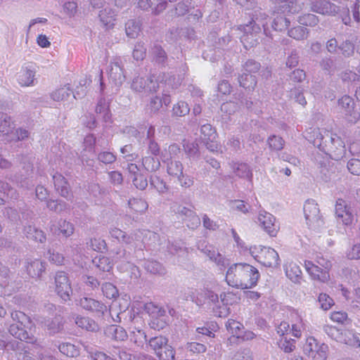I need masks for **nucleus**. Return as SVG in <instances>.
Masks as SVG:
<instances>
[{
    "instance_id": "1",
    "label": "nucleus",
    "mask_w": 360,
    "mask_h": 360,
    "mask_svg": "<svg viewBox=\"0 0 360 360\" xmlns=\"http://www.w3.org/2000/svg\"><path fill=\"white\" fill-rule=\"evenodd\" d=\"M259 273L246 263L233 264L227 269L225 280L227 284L238 289H249L256 285Z\"/></svg>"
},
{
    "instance_id": "2",
    "label": "nucleus",
    "mask_w": 360,
    "mask_h": 360,
    "mask_svg": "<svg viewBox=\"0 0 360 360\" xmlns=\"http://www.w3.org/2000/svg\"><path fill=\"white\" fill-rule=\"evenodd\" d=\"M11 318L13 323L9 327V333L20 340L35 342L34 337L30 333L32 326L30 319L20 311L12 312Z\"/></svg>"
},
{
    "instance_id": "3",
    "label": "nucleus",
    "mask_w": 360,
    "mask_h": 360,
    "mask_svg": "<svg viewBox=\"0 0 360 360\" xmlns=\"http://www.w3.org/2000/svg\"><path fill=\"white\" fill-rule=\"evenodd\" d=\"M266 18H263L261 15L255 20H252L248 24L240 25L238 29L243 33L240 36V40L246 49L254 46L257 44L258 34L261 32V26L264 27V32H266Z\"/></svg>"
},
{
    "instance_id": "4",
    "label": "nucleus",
    "mask_w": 360,
    "mask_h": 360,
    "mask_svg": "<svg viewBox=\"0 0 360 360\" xmlns=\"http://www.w3.org/2000/svg\"><path fill=\"white\" fill-rule=\"evenodd\" d=\"M249 253L265 266L276 268L279 266L278 252L273 248L262 245H254L249 248Z\"/></svg>"
},
{
    "instance_id": "5",
    "label": "nucleus",
    "mask_w": 360,
    "mask_h": 360,
    "mask_svg": "<svg viewBox=\"0 0 360 360\" xmlns=\"http://www.w3.org/2000/svg\"><path fill=\"white\" fill-rule=\"evenodd\" d=\"M303 210L307 224L311 229L319 231L324 227V221L315 200H307L304 205Z\"/></svg>"
},
{
    "instance_id": "6",
    "label": "nucleus",
    "mask_w": 360,
    "mask_h": 360,
    "mask_svg": "<svg viewBox=\"0 0 360 360\" xmlns=\"http://www.w3.org/2000/svg\"><path fill=\"white\" fill-rule=\"evenodd\" d=\"M167 342V338L160 335L150 338L148 344L160 360H174V350Z\"/></svg>"
},
{
    "instance_id": "7",
    "label": "nucleus",
    "mask_w": 360,
    "mask_h": 360,
    "mask_svg": "<svg viewBox=\"0 0 360 360\" xmlns=\"http://www.w3.org/2000/svg\"><path fill=\"white\" fill-rule=\"evenodd\" d=\"M304 351L313 360H326L328 346L319 343L313 337H308L304 346Z\"/></svg>"
},
{
    "instance_id": "8",
    "label": "nucleus",
    "mask_w": 360,
    "mask_h": 360,
    "mask_svg": "<svg viewBox=\"0 0 360 360\" xmlns=\"http://www.w3.org/2000/svg\"><path fill=\"white\" fill-rule=\"evenodd\" d=\"M335 214L338 221L345 226L352 225L355 219L354 209L341 198L336 200Z\"/></svg>"
},
{
    "instance_id": "9",
    "label": "nucleus",
    "mask_w": 360,
    "mask_h": 360,
    "mask_svg": "<svg viewBox=\"0 0 360 360\" xmlns=\"http://www.w3.org/2000/svg\"><path fill=\"white\" fill-rule=\"evenodd\" d=\"M144 310L150 316L149 324L151 328L158 330L165 328L166 326L165 310L151 302L144 304Z\"/></svg>"
},
{
    "instance_id": "10",
    "label": "nucleus",
    "mask_w": 360,
    "mask_h": 360,
    "mask_svg": "<svg viewBox=\"0 0 360 360\" xmlns=\"http://www.w3.org/2000/svg\"><path fill=\"white\" fill-rule=\"evenodd\" d=\"M56 292L65 301L69 300L72 292L69 279L65 272H57L55 276Z\"/></svg>"
},
{
    "instance_id": "11",
    "label": "nucleus",
    "mask_w": 360,
    "mask_h": 360,
    "mask_svg": "<svg viewBox=\"0 0 360 360\" xmlns=\"http://www.w3.org/2000/svg\"><path fill=\"white\" fill-rule=\"evenodd\" d=\"M131 88L136 92H155L159 88V85L152 77L145 79L137 76L133 79Z\"/></svg>"
},
{
    "instance_id": "12",
    "label": "nucleus",
    "mask_w": 360,
    "mask_h": 360,
    "mask_svg": "<svg viewBox=\"0 0 360 360\" xmlns=\"http://www.w3.org/2000/svg\"><path fill=\"white\" fill-rule=\"evenodd\" d=\"M257 221L266 233L271 236H276L278 226L276 224L275 217L271 214L265 211H260L257 217Z\"/></svg>"
},
{
    "instance_id": "13",
    "label": "nucleus",
    "mask_w": 360,
    "mask_h": 360,
    "mask_svg": "<svg viewBox=\"0 0 360 360\" xmlns=\"http://www.w3.org/2000/svg\"><path fill=\"white\" fill-rule=\"evenodd\" d=\"M108 75L110 80L115 85H121L125 80V75L124 73L122 62L120 58H115L111 61Z\"/></svg>"
},
{
    "instance_id": "14",
    "label": "nucleus",
    "mask_w": 360,
    "mask_h": 360,
    "mask_svg": "<svg viewBox=\"0 0 360 360\" xmlns=\"http://www.w3.org/2000/svg\"><path fill=\"white\" fill-rule=\"evenodd\" d=\"M36 70L33 65L27 64L22 66L17 74V81L22 86L34 85Z\"/></svg>"
},
{
    "instance_id": "15",
    "label": "nucleus",
    "mask_w": 360,
    "mask_h": 360,
    "mask_svg": "<svg viewBox=\"0 0 360 360\" xmlns=\"http://www.w3.org/2000/svg\"><path fill=\"white\" fill-rule=\"evenodd\" d=\"M306 271L308 272L311 278L317 280L321 283H326L330 279V274L327 270L314 264L310 261H306L304 263Z\"/></svg>"
},
{
    "instance_id": "16",
    "label": "nucleus",
    "mask_w": 360,
    "mask_h": 360,
    "mask_svg": "<svg viewBox=\"0 0 360 360\" xmlns=\"http://www.w3.org/2000/svg\"><path fill=\"white\" fill-rule=\"evenodd\" d=\"M51 98L54 101L61 102L64 105H67L77 97L70 87L68 85H65L53 91L51 94Z\"/></svg>"
},
{
    "instance_id": "17",
    "label": "nucleus",
    "mask_w": 360,
    "mask_h": 360,
    "mask_svg": "<svg viewBox=\"0 0 360 360\" xmlns=\"http://www.w3.org/2000/svg\"><path fill=\"white\" fill-rule=\"evenodd\" d=\"M339 105L344 110L346 115H349L348 120L351 122H356L359 117L360 114L354 110V101L353 99L349 96H343L338 101Z\"/></svg>"
},
{
    "instance_id": "18",
    "label": "nucleus",
    "mask_w": 360,
    "mask_h": 360,
    "mask_svg": "<svg viewBox=\"0 0 360 360\" xmlns=\"http://www.w3.org/2000/svg\"><path fill=\"white\" fill-rule=\"evenodd\" d=\"M79 305L84 309L103 314L107 311V306L101 302L91 297H84L79 301Z\"/></svg>"
},
{
    "instance_id": "19",
    "label": "nucleus",
    "mask_w": 360,
    "mask_h": 360,
    "mask_svg": "<svg viewBox=\"0 0 360 360\" xmlns=\"http://www.w3.org/2000/svg\"><path fill=\"white\" fill-rule=\"evenodd\" d=\"M311 8L314 12L323 15H333L338 11V6L327 1H312Z\"/></svg>"
},
{
    "instance_id": "20",
    "label": "nucleus",
    "mask_w": 360,
    "mask_h": 360,
    "mask_svg": "<svg viewBox=\"0 0 360 360\" xmlns=\"http://www.w3.org/2000/svg\"><path fill=\"white\" fill-rule=\"evenodd\" d=\"M286 276L295 283H300L302 273L300 266L292 261H288L284 265Z\"/></svg>"
},
{
    "instance_id": "21",
    "label": "nucleus",
    "mask_w": 360,
    "mask_h": 360,
    "mask_svg": "<svg viewBox=\"0 0 360 360\" xmlns=\"http://www.w3.org/2000/svg\"><path fill=\"white\" fill-rule=\"evenodd\" d=\"M291 328L290 333L295 338H300L302 331L305 329L302 315L298 311L290 314Z\"/></svg>"
},
{
    "instance_id": "22",
    "label": "nucleus",
    "mask_w": 360,
    "mask_h": 360,
    "mask_svg": "<svg viewBox=\"0 0 360 360\" xmlns=\"http://www.w3.org/2000/svg\"><path fill=\"white\" fill-rule=\"evenodd\" d=\"M15 123L11 117L6 113L0 112V136H6L7 139L13 134Z\"/></svg>"
},
{
    "instance_id": "23",
    "label": "nucleus",
    "mask_w": 360,
    "mask_h": 360,
    "mask_svg": "<svg viewBox=\"0 0 360 360\" xmlns=\"http://www.w3.org/2000/svg\"><path fill=\"white\" fill-rule=\"evenodd\" d=\"M99 20L102 25L106 29H112L116 23V13L110 8H105L99 12Z\"/></svg>"
},
{
    "instance_id": "24",
    "label": "nucleus",
    "mask_w": 360,
    "mask_h": 360,
    "mask_svg": "<svg viewBox=\"0 0 360 360\" xmlns=\"http://www.w3.org/2000/svg\"><path fill=\"white\" fill-rule=\"evenodd\" d=\"M233 174L240 179H244L252 182V172L249 165L243 162H234L232 164Z\"/></svg>"
},
{
    "instance_id": "25",
    "label": "nucleus",
    "mask_w": 360,
    "mask_h": 360,
    "mask_svg": "<svg viewBox=\"0 0 360 360\" xmlns=\"http://www.w3.org/2000/svg\"><path fill=\"white\" fill-rule=\"evenodd\" d=\"M55 188L60 195L68 198L70 197V188L65 177L60 174L56 173L53 175Z\"/></svg>"
},
{
    "instance_id": "26",
    "label": "nucleus",
    "mask_w": 360,
    "mask_h": 360,
    "mask_svg": "<svg viewBox=\"0 0 360 360\" xmlns=\"http://www.w3.org/2000/svg\"><path fill=\"white\" fill-rule=\"evenodd\" d=\"M51 230L55 233L59 232L64 236L69 237L74 233V226L70 222L60 219L52 224Z\"/></svg>"
},
{
    "instance_id": "27",
    "label": "nucleus",
    "mask_w": 360,
    "mask_h": 360,
    "mask_svg": "<svg viewBox=\"0 0 360 360\" xmlns=\"http://www.w3.org/2000/svg\"><path fill=\"white\" fill-rule=\"evenodd\" d=\"M26 269L31 277L39 278L45 271V265L41 260L34 259L27 262Z\"/></svg>"
},
{
    "instance_id": "28",
    "label": "nucleus",
    "mask_w": 360,
    "mask_h": 360,
    "mask_svg": "<svg viewBox=\"0 0 360 360\" xmlns=\"http://www.w3.org/2000/svg\"><path fill=\"white\" fill-rule=\"evenodd\" d=\"M275 4L278 11L283 13H294L300 8L295 0H275Z\"/></svg>"
},
{
    "instance_id": "29",
    "label": "nucleus",
    "mask_w": 360,
    "mask_h": 360,
    "mask_svg": "<svg viewBox=\"0 0 360 360\" xmlns=\"http://www.w3.org/2000/svg\"><path fill=\"white\" fill-rule=\"evenodd\" d=\"M180 212L185 216V220L187 221V226L190 229H195L200 224V219L195 213L186 207H183Z\"/></svg>"
},
{
    "instance_id": "30",
    "label": "nucleus",
    "mask_w": 360,
    "mask_h": 360,
    "mask_svg": "<svg viewBox=\"0 0 360 360\" xmlns=\"http://www.w3.org/2000/svg\"><path fill=\"white\" fill-rule=\"evenodd\" d=\"M343 338L345 341H341L342 343L349 345L354 347H360V339L358 334L352 330H345Z\"/></svg>"
},
{
    "instance_id": "31",
    "label": "nucleus",
    "mask_w": 360,
    "mask_h": 360,
    "mask_svg": "<svg viewBox=\"0 0 360 360\" xmlns=\"http://www.w3.org/2000/svg\"><path fill=\"white\" fill-rule=\"evenodd\" d=\"M166 162L167 171L170 176L177 177L183 173L184 166L180 161L173 160Z\"/></svg>"
},
{
    "instance_id": "32",
    "label": "nucleus",
    "mask_w": 360,
    "mask_h": 360,
    "mask_svg": "<svg viewBox=\"0 0 360 360\" xmlns=\"http://www.w3.org/2000/svg\"><path fill=\"white\" fill-rule=\"evenodd\" d=\"M96 139L95 137L91 135H87L83 142V149L81 151L82 157L93 155L94 153V145Z\"/></svg>"
},
{
    "instance_id": "33",
    "label": "nucleus",
    "mask_w": 360,
    "mask_h": 360,
    "mask_svg": "<svg viewBox=\"0 0 360 360\" xmlns=\"http://www.w3.org/2000/svg\"><path fill=\"white\" fill-rule=\"evenodd\" d=\"M93 263L103 271H110L113 266V262L105 256L96 257L93 259Z\"/></svg>"
},
{
    "instance_id": "34",
    "label": "nucleus",
    "mask_w": 360,
    "mask_h": 360,
    "mask_svg": "<svg viewBox=\"0 0 360 360\" xmlns=\"http://www.w3.org/2000/svg\"><path fill=\"white\" fill-rule=\"evenodd\" d=\"M76 324L86 330L95 331L98 329V326L95 321L88 317H77L75 320Z\"/></svg>"
},
{
    "instance_id": "35",
    "label": "nucleus",
    "mask_w": 360,
    "mask_h": 360,
    "mask_svg": "<svg viewBox=\"0 0 360 360\" xmlns=\"http://www.w3.org/2000/svg\"><path fill=\"white\" fill-rule=\"evenodd\" d=\"M58 349L61 353L70 357L77 356L79 354L77 347L69 342L60 344Z\"/></svg>"
},
{
    "instance_id": "36",
    "label": "nucleus",
    "mask_w": 360,
    "mask_h": 360,
    "mask_svg": "<svg viewBox=\"0 0 360 360\" xmlns=\"http://www.w3.org/2000/svg\"><path fill=\"white\" fill-rule=\"evenodd\" d=\"M239 83L243 87L252 89L255 86L257 81L254 75L244 72L239 77Z\"/></svg>"
},
{
    "instance_id": "37",
    "label": "nucleus",
    "mask_w": 360,
    "mask_h": 360,
    "mask_svg": "<svg viewBox=\"0 0 360 360\" xmlns=\"http://www.w3.org/2000/svg\"><path fill=\"white\" fill-rule=\"evenodd\" d=\"M144 266L148 272L153 274L162 275L165 273V269L162 265L156 261L148 260L145 262Z\"/></svg>"
},
{
    "instance_id": "38",
    "label": "nucleus",
    "mask_w": 360,
    "mask_h": 360,
    "mask_svg": "<svg viewBox=\"0 0 360 360\" xmlns=\"http://www.w3.org/2000/svg\"><path fill=\"white\" fill-rule=\"evenodd\" d=\"M226 328L228 331L236 338H238V336L241 335V332L243 330V326L238 321H236L233 319H230L227 321L226 324Z\"/></svg>"
},
{
    "instance_id": "39",
    "label": "nucleus",
    "mask_w": 360,
    "mask_h": 360,
    "mask_svg": "<svg viewBox=\"0 0 360 360\" xmlns=\"http://www.w3.org/2000/svg\"><path fill=\"white\" fill-rule=\"evenodd\" d=\"M317 301L320 308L324 311L329 310L335 304L333 299L324 292L319 295Z\"/></svg>"
},
{
    "instance_id": "40",
    "label": "nucleus",
    "mask_w": 360,
    "mask_h": 360,
    "mask_svg": "<svg viewBox=\"0 0 360 360\" xmlns=\"http://www.w3.org/2000/svg\"><path fill=\"white\" fill-rule=\"evenodd\" d=\"M181 153V149L176 144H172L168 147L162 155V158L164 162L173 160Z\"/></svg>"
},
{
    "instance_id": "41",
    "label": "nucleus",
    "mask_w": 360,
    "mask_h": 360,
    "mask_svg": "<svg viewBox=\"0 0 360 360\" xmlns=\"http://www.w3.org/2000/svg\"><path fill=\"white\" fill-rule=\"evenodd\" d=\"M126 34L131 38L136 37L140 32V25L139 22L130 20L126 23Z\"/></svg>"
},
{
    "instance_id": "42",
    "label": "nucleus",
    "mask_w": 360,
    "mask_h": 360,
    "mask_svg": "<svg viewBox=\"0 0 360 360\" xmlns=\"http://www.w3.org/2000/svg\"><path fill=\"white\" fill-rule=\"evenodd\" d=\"M288 35L297 40H303L308 36V31L306 27L297 26L288 31Z\"/></svg>"
},
{
    "instance_id": "43",
    "label": "nucleus",
    "mask_w": 360,
    "mask_h": 360,
    "mask_svg": "<svg viewBox=\"0 0 360 360\" xmlns=\"http://www.w3.org/2000/svg\"><path fill=\"white\" fill-rule=\"evenodd\" d=\"M325 332L330 336L332 339L336 340L337 342H341V341H345V340L343 338L344 330H341L337 328L335 326H327L324 328Z\"/></svg>"
},
{
    "instance_id": "44",
    "label": "nucleus",
    "mask_w": 360,
    "mask_h": 360,
    "mask_svg": "<svg viewBox=\"0 0 360 360\" xmlns=\"http://www.w3.org/2000/svg\"><path fill=\"white\" fill-rule=\"evenodd\" d=\"M290 25V21L282 15H276L274 18L272 27L275 30L282 31L286 29Z\"/></svg>"
},
{
    "instance_id": "45",
    "label": "nucleus",
    "mask_w": 360,
    "mask_h": 360,
    "mask_svg": "<svg viewBox=\"0 0 360 360\" xmlns=\"http://www.w3.org/2000/svg\"><path fill=\"white\" fill-rule=\"evenodd\" d=\"M129 205L136 212H143L148 208L147 202L141 198H133L129 200Z\"/></svg>"
},
{
    "instance_id": "46",
    "label": "nucleus",
    "mask_w": 360,
    "mask_h": 360,
    "mask_svg": "<svg viewBox=\"0 0 360 360\" xmlns=\"http://www.w3.org/2000/svg\"><path fill=\"white\" fill-rule=\"evenodd\" d=\"M201 136L203 141L207 140L216 139L217 133L215 129L209 124H205L201 127Z\"/></svg>"
},
{
    "instance_id": "47",
    "label": "nucleus",
    "mask_w": 360,
    "mask_h": 360,
    "mask_svg": "<svg viewBox=\"0 0 360 360\" xmlns=\"http://www.w3.org/2000/svg\"><path fill=\"white\" fill-rule=\"evenodd\" d=\"M103 295L108 299H113L118 296V290L111 283H105L101 287Z\"/></svg>"
},
{
    "instance_id": "48",
    "label": "nucleus",
    "mask_w": 360,
    "mask_h": 360,
    "mask_svg": "<svg viewBox=\"0 0 360 360\" xmlns=\"http://www.w3.org/2000/svg\"><path fill=\"white\" fill-rule=\"evenodd\" d=\"M190 111V108L184 101H179L172 108V113L175 116L182 117L187 115Z\"/></svg>"
},
{
    "instance_id": "49",
    "label": "nucleus",
    "mask_w": 360,
    "mask_h": 360,
    "mask_svg": "<svg viewBox=\"0 0 360 360\" xmlns=\"http://www.w3.org/2000/svg\"><path fill=\"white\" fill-rule=\"evenodd\" d=\"M150 183L151 185L160 193H164L168 190L166 183L157 175L151 176Z\"/></svg>"
},
{
    "instance_id": "50",
    "label": "nucleus",
    "mask_w": 360,
    "mask_h": 360,
    "mask_svg": "<svg viewBox=\"0 0 360 360\" xmlns=\"http://www.w3.org/2000/svg\"><path fill=\"white\" fill-rule=\"evenodd\" d=\"M204 252L211 260H213L217 264H224V257L214 248L210 246L206 247Z\"/></svg>"
},
{
    "instance_id": "51",
    "label": "nucleus",
    "mask_w": 360,
    "mask_h": 360,
    "mask_svg": "<svg viewBox=\"0 0 360 360\" xmlns=\"http://www.w3.org/2000/svg\"><path fill=\"white\" fill-rule=\"evenodd\" d=\"M143 165L148 171L153 172L159 169L160 163L157 158L149 156L143 159Z\"/></svg>"
},
{
    "instance_id": "52",
    "label": "nucleus",
    "mask_w": 360,
    "mask_h": 360,
    "mask_svg": "<svg viewBox=\"0 0 360 360\" xmlns=\"http://www.w3.org/2000/svg\"><path fill=\"white\" fill-rule=\"evenodd\" d=\"M46 257L51 262L57 265L63 264L65 261L63 255L53 249H49L48 250Z\"/></svg>"
},
{
    "instance_id": "53",
    "label": "nucleus",
    "mask_w": 360,
    "mask_h": 360,
    "mask_svg": "<svg viewBox=\"0 0 360 360\" xmlns=\"http://www.w3.org/2000/svg\"><path fill=\"white\" fill-rule=\"evenodd\" d=\"M186 153L190 158L197 157L198 155V144L195 141H186L184 144Z\"/></svg>"
},
{
    "instance_id": "54",
    "label": "nucleus",
    "mask_w": 360,
    "mask_h": 360,
    "mask_svg": "<svg viewBox=\"0 0 360 360\" xmlns=\"http://www.w3.org/2000/svg\"><path fill=\"white\" fill-rule=\"evenodd\" d=\"M268 144L271 149L280 150L283 148L284 141L281 137L274 135L268 139Z\"/></svg>"
},
{
    "instance_id": "55",
    "label": "nucleus",
    "mask_w": 360,
    "mask_h": 360,
    "mask_svg": "<svg viewBox=\"0 0 360 360\" xmlns=\"http://www.w3.org/2000/svg\"><path fill=\"white\" fill-rule=\"evenodd\" d=\"M162 106V99L158 96H155L151 98L150 103L148 105L147 110L151 114H155L160 110Z\"/></svg>"
},
{
    "instance_id": "56",
    "label": "nucleus",
    "mask_w": 360,
    "mask_h": 360,
    "mask_svg": "<svg viewBox=\"0 0 360 360\" xmlns=\"http://www.w3.org/2000/svg\"><path fill=\"white\" fill-rule=\"evenodd\" d=\"M299 22L307 26H314L318 23V18L314 14L308 13L300 17Z\"/></svg>"
},
{
    "instance_id": "57",
    "label": "nucleus",
    "mask_w": 360,
    "mask_h": 360,
    "mask_svg": "<svg viewBox=\"0 0 360 360\" xmlns=\"http://www.w3.org/2000/svg\"><path fill=\"white\" fill-rule=\"evenodd\" d=\"M29 132L25 129H14L13 134L10 135L8 141H19L28 137Z\"/></svg>"
},
{
    "instance_id": "58",
    "label": "nucleus",
    "mask_w": 360,
    "mask_h": 360,
    "mask_svg": "<svg viewBox=\"0 0 360 360\" xmlns=\"http://www.w3.org/2000/svg\"><path fill=\"white\" fill-rule=\"evenodd\" d=\"M47 207L49 210L56 212H61L67 207L66 204L64 202L53 200H51L47 202Z\"/></svg>"
},
{
    "instance_id": "59",
    "label": "nucleus",
    "mask_w": 360,
    "mask_h": 360,
    "mask_svg": "<svg viewBox=\"0 0 360 360\" xmlns=\"http://www.w3.org/2000/svg\"><path fill=\"white\" fill-rule=\"evenodd\" d=\"M186 349L188 351L191 352L193 354H201L206 352L205 345L198 343V342H188L186 345Z\"/></svg>"
},
{
    "instance_id": "60",
    "label": "nucleus",
    "mask_w": 360,
    "mask_h": 360,
    "mask_svg": "<svg viewBox=\"0 0 360 360\" xmlns=\"http://www.w3.org/2000/svg\"><path fill=\"white\" fill-rule=\"evenodd\" d=\"M347 169L354 175H360V160L353 158L348 161Z\"/></svg>"
},
{
    "instance_id": "61",
    "label": "nucleus",
    "mask_w": 360,
    "mask_h": 360,
    "mask_svg": "<svg viewBox=\"0 0 360 360\" xmlns=\"http://www.w3.org/2000/svg\"><path fill=\"white\" fill-rule=\"evenodd\" d=\"M109 333H114L113 338L117 340H124L127 338V333L125 330L121 327H117L115 326H111L108 328Z\"/></svg>"
},
{
    "instance_id": "62",
    "label": "nucleus",
    "mask_w": 360,
    "mask_h": 360,
    "mask_svg": "<svg viewBox=\"0 0 360 360\" xmlns=\"http://www.w3.org/2000/svg\"><path fill=\"white\" fill-rule=\"evenodd\" d=\"M280 347L285 352H291L295 348V342L292 339L284 338L281 340Z\"/></svg>"
},
{
    "instance_id": "63",
    "label": "nucleus",
    "mask_w": 360,
    "mask_h": 360,
    "mask_svg": "<svg viewBox=\"0 0 360 360\" xmlns=\"http://www.w3.org/2000/svg\"><path fill=\"white\" fill-rule=\"evenodd\" d=\"M77 5L74 1H68L64 4L63 12L69 17L74 16L77 12Z\"/></svg>"
},
{
    "instance_id": "64",
    "label": "nucleus",
    "mask_w": 360,
    "mask_h": 360,
    "mask_svg": "<svg viewBox=\"0 0 360 360\" xmlns=\"http://www.w3.org/2000/svg\"><path fill=\"white\" fill-rule=\"evenodd\" d=\"M347 257L349 259H360V243L354 245L347 252Z\"/></svg>"
}]
</instances>
